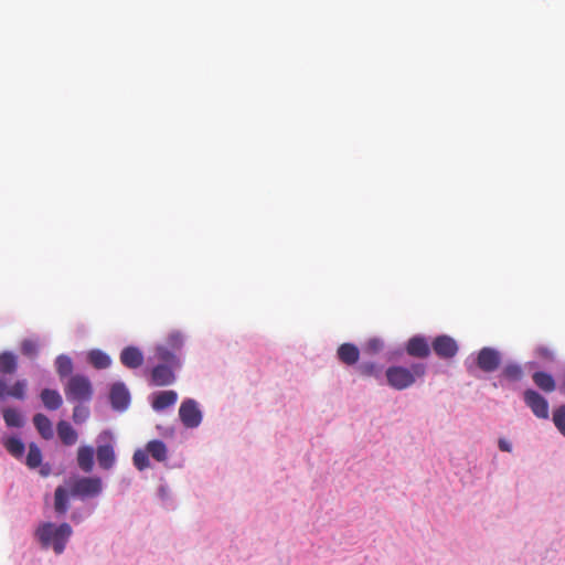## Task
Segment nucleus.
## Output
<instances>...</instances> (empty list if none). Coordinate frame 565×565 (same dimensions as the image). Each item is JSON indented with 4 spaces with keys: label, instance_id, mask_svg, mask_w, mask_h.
Instances as JSON below:
<instances>
[{
    "label": "nucleus",
    "instance_id": "obj_1",
    "mask_svg": "<svg viewBox=\"0 0 565 565\" xmlns=\"http://www.w3.org/2000/svg\"><path fill=\"white\" fill-rule=\"evenodd\" d=\"M71 526L67 523L56 525L52 522L41 523L36 531L35 537L39 540L43 548L52 547L56 554H62L66 548Z\"/></svg>",
    "mask_w": 565,
    "mask_h": 565
},
{
    "label": "nucleus",
    "instance_id": "obj_2",
    "mask_svg": "<svg viewBox=\"0 0 565 565\" xmlns=\"http://www.w3.org/2000/svg\"><path fill=\"white\" fill-rule=\"evenodd\" d=\"M94 395V388L88 377L73 375V403H78L73 408V420L84 422L89 416V403Z\"/></svg>",
    "mask_w": 565,
    "mask_h": 565
},
{
    "label": "nucleus",
    "instance_id": "obj_3",
    "mask_svg": "<svg viewBox=\"0 0 565 565\" xmlns=\"http://www.w3.org/2000/svg\"><path fill=\"white\" fill-rule=\"evenodd\" d=\"M426 367L422 363L413 364L409 369L404 366H390L386 370V379L390 386L402 391L412 386L417 377L424 376Z\"/></svg>",
    "mask_w": 565,
    "mask_h": 565
},
{
    "label": "nucleus",
    "instance_id": "obj_4",
    "mask_svg": "<svg viewBox=\"0 0 565 565\" xmlns=\"http://www.w3.org/2000/svg\"><path fill=\"white\" fill-rule=\"evenodd\" d=\"M116 441L110 431H103L97 437L96 458L103 470H110L116 463Z\"/></svg>",
    "mask_w": 565,
    "mask_h": 565
},
{
    "label": "nucleus",
    "instance_id": "obj_5",
    "mask_svg": "<svg viewBox=\"0 0 565 565\" xmlns=\"http://www.w3.org/2000/svg\"><path fill=\"white\" fill-rule=\"evenodd\" d=\"M103 491V480L100 477H77L73 478V498L82 500L98 497Z\"/></svg>",
    "mask_w": 565,
    "mask_h": 565
},
{
    "label": "nucleus",
    "instance_id": "obj_6",
    "mask_svg": "<svg viewBox=\"0 0 565 565\" xmlns=\"http://www.w3.org/2000/svg\"><path fill=\"white\" fill-rule=\"evenodd\" d=\"M179 416L183 425L188 428L198 427L202 420V414L198 407V404L193 399H185L182 402Z\"/></svg>",
    "mask_w": 565,
    "mask_h": 565
},
{
    "label": "nucleus",
    "instance_id": "obj_7",
    "mask_svg": "<svg viewBox=\"0 0 565 565\" xmlns=\"http://www.w3.org/2000/svg\"><path fill=\"white\" fill-rule=\"evenodd\" d=\"M523 396L526 406L531 408L536 417L543 419L548 418V403L541 394L529 388L524 392Z\"/></svg>",
    "mask_w": 565,
    "mask_h": 565
},
{
    "label": "nucleus",
    "instance_id": "obj_8",
    "mask_svg": "<svg viewBox=\"0 0 565 565\" xmlns=\"http://www.w3.org/2000/svg\"><path fill=\"white\" fill-rule=\"evenodd\" d=\"M431 348L441 359L454 358L459 349L456 340L446 334L436 337L431 343Z\"/></svg>",
    "mask_w": 565,
    "mask_h": 565
},
{
    "label": "nucleus",
    "instance_id": "obj_9",
    "mask_svg": "<svg viewBox=\"0 0 565 565\" xmlns=\"http://www.w3.org/2000/svg\"><path fill=\"white\" fill-rule=\"evenodd\" d=\"M174 367L168 364H158L151 370L150 385L152 386H168L174 383Z\"/></svg>",
    "mask_w": 565,
    "mask_h": 565
},
{
    "label": "nucleus",
    "instance_id": "obj_10",
    "mask_svg": "<svg viewBox=\"0 0 565 565\" xmlns=\"http://www.w3.org/2000/svg\"><path fill=\"white\" fill-rule=\"evenodd\" d=\"M501 362L500 353L492 348H483L477 356V365L484 372L495 371Z\"/></svg>",
    "mask_w": 565,
    "mask_h": 565
},
{
    "label": "nucleus",
    "instance_id": "obj_11",
    "mask_svg": "<svg viewBox=\"0 0 565 565\" xmlns=\"http://www.w3.org/2000/svg\"><path fill=\"white\" fill-rule=\"evenodd\" d=\"M109 399L113 408L124 411L130 403V394L122 383H115L109 392Z\"/></svg>",
    "mask_w": 565,
    "mask_h": 565
},
{
    "label": "nucleus",
    "instance_id": "obj_12",
    "mask_svg": "<svg viewBox=\"0 0 565 565\" xmlns=\"http://www.w3.org/2000/svg\"><path fill=\"white\" fill-rule=\"evenodd\" d=\"M71 501V484L60 486L54 492L53 508L57 516L65 515Z\"/></svg>",
    "mask_w": 565,
    "mask_h": 565
},
{
    "label": "nucleus",
    "instance_id": "obj_13",
    "mask_svg": "<svg viewBox=\"0 0 565 565\" xmlns=\"http://www.w3.org/2000/svg\"><path fill=\"white\" fill-rule=\"evenodd\" d=\"M406 351L411 356L424 359L429 355L430 348L425 338L413 337L407 342Z\"/></svg>",
    "mask_w": 565,
    "mask_h": 565
},
{
    "label": "nucleus",
    "instance_id": "obj_14",
    "mask_svg": "<svg viewBox=\"0 0 565 565\" xmlns=\"http://www.w3.org/2000/svg\"><path fill=\"white\" fill-rule=\"evenodd\" d=\"M120 362L129 369H137L143 363L142 352L136 347H127L120 353Z\"/></svg>",
    "mask_w": 565,
    "mask_h": 565
},
{
    "label": "nucleus",
    "instance_id": "obj_15",
    "mask_svg": "<svg viewBox=\"0 0 565 565\" xmlns=\"http://www.w3.org/2000/svg\"><path fill=\"white\" fill-rule=\"evenodd\" d=\"M94 454L95 450L92 446H81L77 449V465L85 473H89L94 469Z\"/></svg>",
    "mask_w": 565,
    "mask_h": 565
},
{
    "label": "nucleus",
    "instance_id": "obj_16",
    "mask_svg": "<svg viewBox=\"0 0 565 565\" xmlns=\"http://www.w3.org/2000/svg\"><path fill=\"white\" fill-rule=\"evenodd\" d=\"M178 394L174 391H162L153 394L151 406L154 411H163L177 403Z\"/></svg>",
    "mask_w": 565,
    "mask_h": 565
},
{
    "label": "nucleus",
    "instance_id": "obj_17",
    "mask_svg": "<svg viewBox=\"0 0 565 565\" xmlns=\"http://www.w3.org/2000/svg\"><path fill=\"white\" fill-rule=\"evenodd\" d=\"M338 358L339 360L347 364L353 365L359 361L360 351L356 345L352 343H343L338 348Z\"/></svg>",
    "mask_w": 565,
    "mask_h": 565
},
{
    "label": "nucleus",
    "instance_id": "obj_18",
    "mask_svg": "<svg viewBox=\"0 0 565 565\" xmlns=\"http://www.w3.org/2000/svg\"><path fill=\"white\" fill-rule=\"evenodd\" d=\"M147 452L154 460L162 462L168 458V448L162 440L153 439L146 445Z\"/></svg>",
    "mask_w": 565,
    "mask_h": 565
},
{
    "label": "nucleus",
    "instance_id": "obj_19",
    "mask_svg": "<svg viewBox=\"0 0 565 565\" xmlns=\"http://www.w3.org/2000/svg\"><path fill=\"white\" fill-rule=\"evenodd\" d=\"M33 424L39 434L44 439H51L54 436V430L51 420L43 414H35L33 417Z\"/></svg>",
    "mask_w": 565,
    "mask_h": 565
},
{
    "label": "nucleus",
    "instance_id": "obj_20",
    "mask_svg": "<svg viewBox=\"0 0 565 565\" xmlns=\"http://www.w3.org/2000/svg\"><path fill=\"white\" fill-rule=\"evenodd\" d=\"M534 384L545 393H551L556 388L553 376L546 372L537 371L532 375Z\"/></svg>",
    "mask_w": 565,
    "mask_h": 565
},
{
    "label": "nucleus",
    "instance_id": "obj_21",
    "mask_svg": "<svg viewBox=\"0 0 565 565\" xmlns=\"http://www.w3.org/2000/svg\"><path fill=\"white\" fill-rule=\"evenodd\" d=\"M156 358L161 362L160 364H168L171 366L180 365V361L174 353V350L167 345H158L156 348Z\"/></svg>",
    "mask_w": 565,
    "mask_h": 565
},
{
    "label": "nucleus",
    "instance_id": "obj_22",
    "mask_svg": "<svg viewBox=\"0 0 565 565\" xmlns=\"http://www.w3.org/2000/svg\"><path fill=\"white\" fill-rule=\"evenodd\" d=\"M40 396L43 405L50 411H55L62 405V396L54 390L45 388Z\"/></svg>",
    "mask_w": 565,
    "mask_h": 565
},
{
    "label": "nucleus",
    "instance_id": "obj_23",
    "mask_svg": "<svg viewBox=\"0 0 565 565\" xmlns=\"http://www.w3.org/2000/svg\"><path fill=\"white\" fill-rule=\"evenodd\" d=\"M88 362L97 370L106 369L110 365V358L100 350H92L88 353Z\"/></svg>",
    "mask_w": 565,
    "mask_h": 565
},
{
    "label": "nucleus",
    "instance_id": "obj_24",
    "mask_svg": "<svg viewBox=\"0 0 565 565\" xmlns=\"http://www.w3.org/2000/svg\"><path fill=\"white\" fill-rule=\"evenodd\" d=\"M17 356L11 352L0 354V373L12 374L17 371Z\"/></svg>",
    "mask_w": 565,
    "mask_h": 565
},
{
    "label": "nucleus",
    "instance_id": "obj_25",
    "mask_svg": "<svg viewBox=\"0 0 565 565\" xmlns=\"http://www.w3.org/2000/svg\"><path fill=\"white\" fill-rule=\"evenodd\" d=\"M4 447L10 455L15 458H20L24 454V444L15 437H10L4 441Z\"/></svg>",
    "mask_w": 565,
    "mask_h": 565
},
{
    "label": "nucleus",
    "instance_id": "obj_26",
    "mask_svg": "<svg viewBox=\"0 0 565 565\" xmlns=\"http://www.w3.org/2000/svg\"><path fill=\"white\" fill-rule=\"evenodd\" d=\"M3 419L9 427H21L23 425L21 414L14 408L3 409Z\"/></svg>",
    "mask_w": 565,
    "mask_h": 565
},
{
    "label": "nucleus",
    "instance_id": "obj_27",
    "mask_svg": "<svg viewBox=\"0 0 565 565\" xmlns=\"http://www.w3.org/2000/svg\"><path fill=\"white\" fill-rule=\"evenodd\" d=\"M501 375L510 382H518L523 377V371L520 365L512 363L504 366Z\"/></svg>",
    "mask_w": 565,
    "mask_h": 565
},
{
    "label": "nucleus",
    "instance_id": "obj_28",
    "mask_svg": "<svg viewBox=\"0 0 565 565\" xmlns=\"http://www.w3.org/2000/svg\"><path fill=\"white\" fill-rule=\"evenodd\" d=\"M42 462V454L40 448L35 444L29 446V452L26 456V465L34 469L38 468Z\"/></svg>",
    "mask_w": 565,
    "mask_h": 565
},
{
    "label": "nucleus",
    "instance_id": "obj_29",
    "mask_svg": "<svg viewBox=\"0 0 565 565\" xmlns=\"http://www.w3.org/2000/svg\"><path fill=\"white\" fill-rule=\"evenodd\" d=\"M132 461H134L135 467L139 471H142V470L149 468L150 461H149V454L147 452V449H145V450L137 449L132 456Z\"/></svg>",
    "mask_w": 565,
    "mask_h": 565
},
{
    "label": "nucleus",
    "instance_id": "obj_30",
    "mask_svg": "<svg viewBox=\"0 0 565 565\" xmlns=\"http://www.w3.org/2000/svg\"><path fill=\"white\" fill-rule=\"evenodd\" d=\"M553 423L559 433L565 436V405L557 407L553 412Z\"/></svg>",
    "mask_w": 565,
    "mask_h": 565
},
{
    "label": "nucleus",
    "instance_id": "obj_31",
    "mask_svg": "<svg viewBox=\"0 0 565 565\" xmlns=\"http://www.w3.org/2000/svg\"><path fill=\"white\" fill-rule=\"evenodd\" d=\"M26 382L24 380L17 381L12 387L8 391V396L23 399L25 396Z\"/></svg>",
    "mask_w": 565,
    "mask_h": 565
},
{
    "label": "nucleus",
    "instance_id": "obj_32",
    "mask_svg": "<svg viewBox=\"0 0 565 565\" xmlns=\"http://www.w3.org/2000/svg\"><path fill=\"white\" fill-rule=\"evenodd\" d=\"M57 434L65 445L71 444V424L70 423H67L65 420H61L57 425Z\"/></svg>",
    "mask_w": 565,
    "mask_h": 565
},
{
    "label": "nucleus",
    "instance_id": "obj_33",
    "mask_svg": "<svg viewBox=\"0 0 565 565\" xmlns=\"http://www.w3.org/2000/svg\"><path fill=\"white\" fill-rule=\"evenodd\" d=\"M57 371L62 376H66L71 373V358L61 355L56 360Z\"/></svg>",
    "mask_w": 565,
    "mask_h": 565
},
{
    "label": "nucleus",
    "instance_id": "obj_34",
    "mask_svg": "<svg viewBox=\"0 0 565 565\" xmlns=\"http://www.w3.org/2000/svg\"><path fill=\"white\" fill-rule=\"evenodd\" d=\"M535 355L546 362H552L555 359L554 351L545 345H540L535 349Z\"/></svg>",
    "mask_w": 565,
    "mask_h": 565
},
{
    "label": "nucleus",
    "instance_id": "obj_35",
    "mask_svg": "<svg viewBox=\"0 0 565 565\" xmlns=\"http://www.w3.org/2000/svg\"><path fill=\"white\" fill-rule=\"evenodd\" d=\"M21 351L29 358H34L38 353V344L32 340H24L21 344Z\"/></svg>",
    "mask_w": 565,
    "mask_h": 565
},
{
    "label": "nucleus",
    "instance_id": "obj_36",
    "mask_svg": "<svg viewBox=\"0 0 565 565\" xmlns=\"http://www.w3.org/2000/svg\"><path fill=\"white\" fill-rule=\"evenodd\" d=\"M183 344V340L180 333H171L167 341V347L174 351H179Z\"/></svg>",
    "mask_w": 565,
    "mask_h": 565
},
{
    "label": "nucleus",
    "instance_id": "obj_37",
    "mask_svg": "<svg viewBox=\"0 0 565 565\" xmlns=\"http://www.w3.org/2000/svg\"><path fill=\"white\" fill-rule=\"evenodd\" d=\"M359 371L364 376H377V367L374 363H363L359 366Z\"/></svg>",
    "mask_w": 565,
    "mask_h": 565
},
{
    "label": "nucleus",
    "instance_id": "obj_38",
    "mask_svg": "<svg viewBox=\"0 0 565 565\" xmlns=\"http://www.w3.org/2000/svg\"><path fill=\"white\" fill-rule=\"evenodd\" d=\"M382 349V342L377 339H371L366 343L365 350L370 353H376Z\"/></svg>",
    "mask_w": 565,
    "mask_h": 565
},
{
    "label": "nucleus",
    "instance_id": "obj_39",
    "mask_svg": "<svg viewBox=\"0 0 565 565\" xmlns=\"http://www.w3.org/2000/svg\"><path fill=\"white\" fill-rule=\"evenodd\" d=\"M499 448H500V450L507 451V452H510L512 450V446H511L510 441H508L504 438L499 439Z\"/></svg>",
    "mask_w": 565,
    "mask_h": 565
},
{
    "label": "nucleus",
    "instance_id": "obj_40",
    "mask_svg": "<svg viewBox=\"0 0 565 565\" xmlns=\"http://www.w3.org/2000/svg\"><path fill=\"white\" fill-rule=\"evenodd\" d=\"M8 386L4 380L0 379V398L8 396Z\"/></svg>",
    "mask_w": 565,
    "mask_h": 565
},
{
    "label": "nucleus",
    "instance_id": "obj_41",
    "mask_svg": "<svg viewBox=\"0 0 565 565\" xmlns=\"http://www.w3.org/2000/svg\"><path fill=\"white\" fill-rule=\"evenodd\" d=\"M65 393L67 394L68 391H71V380H68L66 383H65Z\"/></svg>",
    "mask_w": 565,
    "mask_h": 565
},
{
    "label": "nucleus",
    "instance_id": "obj_42",
    "mask_svg": "<svg viewBox=\"0 0 565 565\" xmlns=\"http://www.w3.org/2000/svg\"><path fill=\"white\" fill-rule=\"evenodd\" d=\"M559 390L565 393V373H564V379H563V382H562V384L559 386Z\"/></svg>",
    "mask_w": 565,
    "mask_h": 565
},
{
    "label": "nucleus",
    "instance_id": "obj_43",
    "mask_svg": "<svg viewBox=\"0 0 565 565\" xmlns=\"http://www.w3.org/2000/svg\"><path fill=\"white\" fill-rule=\"evenodd\" d=\"M72 438H73V443H74V441L76 440V438H77V435H76V433H75L74 430H73Z\"/></svg>",
    "mask_w": 565,
    "mask_h": 565
}]
</instances>
